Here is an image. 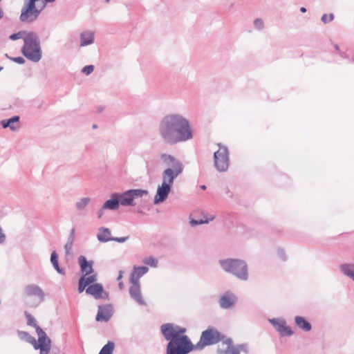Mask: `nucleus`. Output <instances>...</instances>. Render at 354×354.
I'll return each mask as SVG.
<instances>
[{
    "mask_svg": "<svg viewBox=\"0 0 354 354\" xmlns=\"http://www.w3.org/2000/svg\"><path fill=\"white\" fill-rule=\"evenodd\" d=\"M89 202V198H84L80 200V202L77 203L76 206L78 209H82L87 205Z\"/></svg>",
    "mask_w": 354,
    "mask_h": 354,
    "instance_id": "nucleus-30",
    "label": "nucleus"
},
{
    "mask_svg": "<svg viewBox=\"0 0 354 354\" xmlns=\"http://www.w3.org/2000/svg\"><path fill=\"white\" fill-rule=\"evenodd\" d=\"M103 209H102L100 211V212H99V218H101V217H102V214H103Z\"/></svg>",
    "mask_w": 354,
    "mask_h": 354,
    "instance_id": "nucleus-40",
    "label": "nucleus"
},
{
    "mask_svg": "<svg viewBox=\"0 0 354 354\" xmlns=\"http://www.w3.org/2000/svg\"><path fill=\"white\" fill-rule=\"evenodd\" d=\"M160 134L165 141L169 144L183 142L192 138L188 121L179 115L164 119L160 124Z\"/></svg>",
    "mask_w": 354,
    "mask_h": 354,
    "instance_id": "nucleus-1",
    "label": "nucleus"
},
{
    "mask_svg": "<svg viewBox=\"0 0 354 354\" xmlns=\"http://www.w3.org/2000/svg\"><path fill=\"white\" fill-rule=\"evenodd\" d=\"M37 333L38 340L31 337L28 333L24 331L19 332V336L21 339L30 343L35 349L39 350L40 354H48L51 349V341L47 337L46 334L39 327H37Z\"/></svg>",
    "mask_w": 354,
    "mask_h": 354,
    "instance_id": "nucleus-4",
    "label": "nucleus"
},
{
    "mask_svg": "<svg viewBox=\"0 0 354 354\" xmlns=\"http://www.w3.org/2000/svg\"><path fill=\"white\" fill-rule=\"evenodd\" d=\"M13 60L15 62H17L18 64H24V62H25L24 59L23 57H15V58L13 59Z\"/></svg>",
    "mask_w": 354,
    "mask_h": 354,
    "instance_id": "nucleus-37",
    "label": "nucleus"
},
{
    "mask_svg": "<svg viewBox=\"0 0 354 354\" xmlns=\"http://www.w3.org/2000/svg\"><path fill=\"white\" fill-rule=\"evenodd\" d=\"M71 248H72V243H67L66 245H65V250H66V252L67 254H69L70 253V251L71 250Z\"/></svg>",
    "mask_w": 354,
    "mask_h": 354,
    "instance_id": "nucleus-38",
    "label": "nucleus"
},
{
    "mask_svg": "<svg viewBox=\"0 0 354 354\" xmlns=\"http://www.w3.org/2000/svg\"><path fill=\"white\" fill-rule=\"evenodd\" d=\"M295 322L300 329L304 331L308 332L311 330V324L302 317L297 316L295 318Z\"/></svg>",
    "mask_w": 354,
    "mask_h": 354,
    "instance_id": "nucleus-21",
    "label": "nucleus"
},
{
    "mask_svg": "<svg viewBox=\"0 0 354 354\" xmlns=\"http://www.w3.org/2000/svg\"><path fill=\"white\" fill-rule=\"evenodd\" d=\"M97 125H96V124H93V129H95V128H97Z\"/></svg>",
    "mask_w": 354,
    "mask_h": 354,
    "instance_id": "nucleus-45",
    "label": "nucleus"
},
{
    "mask_svg": "<svg viewBox=\"0 0 354 354\" xmlns=\"http://www.w3.org/2000/svg\"><path fill=\"white\" fill-rule=\"evenodd\" d=\"M1 124L3 128L9 127L14 131L19 128V117L15 115L10 119L1 120Z\"/></svg>",
    "mask_w": 354,
    "mask_h": 354,
    "instance_id": "nucleus-19",
    "label": "nucleus"
},
{
    "mask_svg": "<svg viewBox=\"0 0 354 354\" xmlns=\"http://www.w3.org/2000/svg\"><path fill=\"white\" fill-rule=\"evenodd\" d=\"M148 192L144 189H131L124 192L122 194H118L119 202L122 205H133L135 198H141L144 195H147Z\"/></svg>",
    "mask_w": 354,
    "mask_h": 354,
    "instance_id": "nucleus-10",
    "label": "nucleus"
},
{
    "mask_svg": "<svg viewBox=\"0 0 354 354\" xmlns=\"http://www.w3.org/2000/svg\"><path fill=\"white\" fill-rule=\"evenodd\" d=\"M79 263L84 275L87 276L93 272L92 263L87 261L85 257L80 256L79 257Z\"/></svg>",
    "mask_w": 354,
    "mask_h": 354,
    "instance_id": "nucleus-18",
    "label": "nucleus"
},
{
    "mask_svg": "<svg viewBox=\"0 0 354 354\" xmlns=\"http://www.w3.org/2000/svg\"><path fill=\"white\" fill-rule=\"evenodd\" d=\"M93 69H94V68H93V65L86 66L83 68L82 72L86 75H89L90 73H91L93 71Z\"/></svg>",
    "mask_w": 354,
    "mask_h": 354,
    "instance_id": "nucleus-34",
    "label": "nucleus"
},
{
    "mask_svg": "<svg viewBox=\"0 0 354 354\" xmlns=\"http://www.w3.org/2000/svg\"><path fill=\"white\" fill-rule=\"evenodd\" d=\"M235 301V296L232 293L227 292L221 297L219 304L222 308H228L234 305Z\"/></svg>",
    "mask_w": 354,
    "mask_h": 354,
    "instance_id": "nucleus-16",
    "label": "nucleus"
},
{
    "mask_svg": "<svg viewBox=\"0 0 354 354\" xmlns=\"http://www.w3.org/2000/svg\"><path fill=\"white\" fill-rule=\"evenodd\" d=\"M86 292L93 296L95 299H99L102 297L103 287L100 283H95L88 286L86 289Z\"/></svg>",
    "mask_w": 354,
    "mask_h": 354,
    "instance_id": "nucleus-17",
    "label": "nucleus"
},
{
    "mask_svg": "<svg viewBox=\"0 0 354 354\" xmlns=\"http://www.w3.org/2000/svg\"><path fill=\"white\" fill-rule=\"evenodd\" d=\"M1 70V68L0 67V71Z\"/></svg>",
    "mask_w": 354,
    "mask_h": 354,
    "instance_id": "nucleus-46",
    "label": "nucleus"
},
{
    "mask_svg": "<svg viewBox=\"0 0 354 354\" xmlns=\"http://www.w3.org/2000/svg\"><path fill=\"white\" fill-rule=\"evenodd\" d=\"M119 286H120V289L123 288V284H122V283H121V282H120V283H119Z\"/></svg>",
    "mask_w": 354,
    "mask_h": 354,
    "instance_id": "nucleus-43",
    "label": "nucleus"
},
{
    "mask_svg": "<svg viewBox=\"0 0 354 354\" xmlns=\"http://www.w3.org/2000/svg\"><path fill=\"white\" fill-rule=\"evenodd\" d=\"M201 187L202 189H206V186L205 185H202Z\"/></svg>",
    "mask_w": 354,
    "mask_h": 354,
    "instance_id": "nucleus-44",
    "label": "nucleus"
},
{
    "mask_svg": "<svg viewBox=\"0 0 354 354\" xmlns=\"http://www.w3.org/2000/svg\"><path fill=\"white\" fill-rule=\"evenodd\" d=\"M50 261L51 263H53L54 268L56 269V270L59 272V273H61L62 274L63 272L62 270L59 268V263H58V256L57 254V253L54 251L52 252L51 254V257H50Z\"/></svg>",
    "mask_w": 354,
    "mask_h": 354,
    "instance_id": "nucleus-27",
    "label": "nucleus"
},
{
    "mask_svg": "<svg viewBox=\"0 0 354 354\" xmlns=\"http://www.w3.org/2000/svg\"><path fill=\"white\" fill-rule=\"evenodd\" d=\"M24 35V33H22L21 32H17V33H15V34H12L10 36V38L12 40H15V39H19L21 37H22V36Z\"/></svg>",
    "mask_w": 354,
    "mask_h": 354,
    "instance_id": "nucleus-35",
    "label": "nucleus"
},
{
    "mask_svg": "<svg viewBox=\"0 0 354 354\" xmlns=\"http://www.w3.org/2000/svg\"><path fill=\"white\" fill-rule=\"evenodd\" d=\"M300 10H301V11L302 12H305L306 11V9L305 8H304V7L301 8V9H300Z\"/></svg>",
    "mask_w": 354,
    "mask_h": 354,
    "instance_id": "nucleus-42",
    "label": "nucleus"
},
{
    "mask_svg": "<svg viewBox=\"0 0 354 354\" xmlns=\"http://www.w3.org/2000/svg\"><path fill=\"white\" fill-rule=\"evenodd\" d=\"M220 264L223 269L232 273L237 278L241 280L248 279V270L245 263L237 259H226L220 261Z\"/></svg>",
    "mask_w": 354,
    "mask_h": 354,
    "instance_id": "nucleus-7",
    "label": "nucleus"
},
{
    "mask_svg": "<svg viewBox=\"0 0 354 354\" xmlns=\"http://www.w3.org/2000/svg\"><path fill=\"white\" fill-rule=\"evenodd\" d=\"M221 337V334L216 330L208 328L202 333L199 344L202 346L214 344L219 342Z\"/></svg>",
    "mask_w": 354,
    "mask_h": 354,
    "instance_id": "nucleus-11",
    "label": "nucleus"
},
{
    "mask_svg": "<svg viewBox=\"0 0 354 354\" xmlns=\"http://www.w3.org/2000/svg\"><path fill=\"white\" fill-rule=\"evenodd\" d=\"M55 0H28L23 8L20 16L22 21L31 22L37 19L40 12L45 8L47 2Z\"/></svg>",
    "mask_w": 354,
    "mask_h": 354,
    "instance_id": "nucleus-5",
    "label": "nucleus"
},
{
    "mask_svg": "<svg viewBox=\"0 0 354 354\" xmlns=\"http://www.w3.org/2000/svg\"><path fill=\"white\" fill-rule=\"evenodd\" d=\"M214 166L219 171H225L228 169L230 160L227 147L220 146L214 154Z\"/></svg>",
    "mask_w": 354,
    "mask_h": 354,
    "instance_id": "nucleus-9",
    "label": "nucleus"
},
{
    "mask_svg": "<svg viewBox=\"0 0 354 354\" xmlns=\"http://www.w3.org/2000/svg\"><path fill=\"white\" fill-rule=\"evenodd\" d=\"M81 279H84V282L88 286L91 284H94L97 280L95 274H91L87 276L84 275Z\"/></svg>",
    "mask_w": 354,
    "mask_h": 354,
    "instance_id": "nucleus-28",
    "label": "nucleus"
},
{
    "mask_svg": "<svg viewBox=\"0 0 354 354\" xmlns=\"http://www.w3.org/2000/svg\"><path fill=\"white\" fill-rule=\"evenodd\" d=\"M119 203L118 194H115L112 196V199L108 200L104 203L102 209H116L118 208Z\"/></svg>",
    "mask_w": 354,
    "mask_h": 354,
    "instance_id": "nucleus-20",
    "label": "nucleus"
},
{
    "mask_svg": "<svg viewBox=\"0 0 354 354\" xmlns=\"http://www.w3.org/2000/svg\"><path fill=\"white\" fill-rule=\"evenodd\" d=\"M161 332L167 340H170L167 348V354H186L193 349L188 337L183 335L185 328L165 324L162 325Z\"/></svg>",
    "mask_w": 354,
    "mask_h": 354,
    "instance_id": "nucleus-3",
    "label": "nucleus"
},
{
    "mask_svg": "<svg viewBox=\"0 0 354 354\" xmlns=\"http://www.w3.org/2000/svg\"><path fill=\"white\" fill-rule=\"evenodd\" d=\"M84 279H80L79 281V287H78V290H79V292H82L84 290H86V287H88V286L84 282Z\"/></svg>",
    "mask_w": 354,
    "mask_h": 354,
    "instance_id": "nucleus-33",
    "label": "nucleus"
},
{
    "mask_svg": "<svg viewBox=\"0 0 354 354\" xmlns=\"http://www.w3.org/2000/svg\"><path fill=\"white\" fill-rule=\"evenodd\" d=\"M333 18H334L333 14H329V15L324 14L322 17V21L324 24H326V23H328L330 21H333Z\"/></svg>",
    "mask_w": 354,
    "mask_h": 354,
    "instance_id": "nucleus-32",
    "label": "nucleus"
},
{
    "mask_svg": "<svg viewBox=\"0 0 354 354\" xmlns=\"http://www.w3.org/2000/svg\"><path fill=\"white\" fill-rule=\"evenodd\" d=\"M111 315V310L109 306H99L96 320L97 322H107Z\"/></svg>",
    "mask_w": 354,
    "mask_h": 354,
    "instance_id": "nucleus-15",
    "label": "nucleus"
},
{
    "mask_svg": "<svg viewBox=\"0 0 354 354\" xmlns=\"http://www.w3.org/2000/svg\"><path fill=\"white\" fill-rule=\"evenodd\" d=\"M24 46L22 48L24 55L33 62H38L41 57L39 44L36 35L28 33L24 37Z\"/></svg>",
    "mask_w": 354,
    "mask_h": 354,
    "instance_id": "nucleus-6",
    "label": "nucleus"
},
{
    "mask_svg": "<svg viewBox=\"0 0 354 354\" xmlns=\"http://www.w3.org/2000/svg\"><path fill=\"white\" fill-rule=\"evenodd\" d=\"M131 286L129 288L131 297L134 299L138 304L142 305L145 304L140 293L139 281H133L130 280Z\"/></svg>",
    "mask_w": 354,
    "mask_h": 354,
    "instance_id": "nucleus-13",
    "label": "nucleus"
},
{
    "mask_svg": "<svg viewBox=\"0 0 354 354\" xmlns=\"http://www.w3.org/2000/svg\"><path fill=\"white\" fill-rule=\"evenodd\" d=\"M111 233L109 229L101 227L97 235V239L101 242H108L109 241H115L119 243H123L128 239V237L113 238L111 237Z\"/></svg>",
    "mask_w": 354,
    "mask_h": 354,
    "instance_id": "nucleus-12",
    "label": "nucleus"
},
{
    "mask_svg": "<svg viewBox=\"0 0 354 354\" xmlns=\"http://www.w3.org/2000/svg\"><path fill=\"white\" fill-rule=\"evenodd\" d=\"M145 264H147L149 266H151L152 267H156L157 266V260L155 259L153 257H148V258H146L144 261H143Z\"/></svg>",
    "mask_w": 354,
    "mask_h": 354,
    "instance_id": "nucleus-31",
    "label": "nucleus"
},
{
    "mask_svg": "<svg viewBox=\"0 0 354 354\" xmlns=\"http://www.w3.org/2000/svg\"><path fill=\"white\" fill-rule=\"evenodd\" d=\"M122 276H123V272L122 271H120L119 275L118 277V280L120 281L122 278Z\"/></svg>",
    "mask_w": 354,
    "mask_h": 354,
    "instance_id": "nucleus-39",
    "label": "nucleus"
},
{
    "mask_svg": "<svg viewBox=\"0 0 354 354\" xmlns=\"http://www.w3.org/2000/svg\"><path fill=\"white\" fill-rule=\"evenodd\" d=\"M114 346L115 345L113 342H109L106 345L103 346L99 354H112Z\"/></svg>",
    "mask_w": 354,
    "mask_h": 354,
    "instance_id": "nucleus-26",
    "label": "nucleus"
},
{
    "mask_svg": "<svg viewBox=\"0 0 354 354\" xmlns=\"http://www.w3.org/2000/svg\"><path fill=\"white\" fill-rule=\"evenodd\" d=\"M162 163L170 167L166 169L162 173V183L161 186L158 187L157 193L154 198V203H159L164 201L171 190V185L174 180L182 173L183 165L181 162L174 156L162 153L160 156Z\"/></svg>",
    "mask_w": 354,
    "mask_h": 354,
    "instance_id": "nucleus-2",
    "label": "nucleus"
},
{
    "mask_svg": "<svg viewBox=\"0 0 354 354\" xmlns=\"http://www.w3.org/2000/svg\"><path fill=\"white\" fill-rule=\"evenodd\" d=\"M254 25L256 28L261 29L263 26V22L261 19H257L254 21Z\"/></svg>",
    "mask_w": 354,
    "mask_h": 354,
    "instance_id": "nucleus-36",
    "label": "nucleus"
},
{
    "mask_svg": "<svg viewBox=\"0 0 354 354\" xmlns=\"http://www.w3.org/2000/svg\"><path fill=\"white\" fill-rule=\"evenodd\" d=\"M335 48L336 49V50L337 51H339V46L337 44H335Z\"/></svg>",
    "mask_w": 354,
    "mask_h": 354,
    "instance_id": "nucleus-41",
    "label": "nucleus"
},
{
    "mask_svg": "<svg viewBox=\"0 0 354 354\" xmlns=\"http://www.w3.org/2000/svg\"><path fill=\"white\" fill-rule=\"evenodd\" d=\"M227 345L226 349L221 352L222 354H240L241 351L247 352L246 346L243 344L234 346L232 344L231 340L225 342Z\"/></svg>",
    "mask_w": 354,
    "mask_h": 354,
    "instance_id": "nucleus-14",
    "label": "nucleus"
},
{
    "mask_svg": "<svg viewBox=\"0 0 354 354\" xmlns=\"http://www.w3.org/2000/svg\"><path fill=\"white\" fill-rule=\"evenodd\" d=\"M93 34L91 32H86L81 34V46H86L93 42Z\"/></svg>",
    "mask_w": 354,
    "mask_h": 354,
    "instance_id": "nucleus-24",
    "label": "nucleus"
},
{
    "mask_svg": "<svg viewBox=\"0 0 354 354\" xmlns=\"http://www.w3.org/2000/svg\"><path fill=\"white\" fill-rule=\"evenodd\" d=\"M26 316L27 317V323L29 326H33L37 329L38 327L36 324V320L35 318L28 313H26Z\"/></svg>",
    "mask_w": 354,
    "mask_h": 354,
    "instance_id": "nucleus-29",
    "label": "nucleus"
},
{
    "mask_svg": "<svg viewBox=\"0 0 354 354\" xmlns=\"http://www.w3.org/2000/svg\"><path fill=\"white\" fill-rule=\"evenodd\" d=\"M24 299L27 305L36 307L43 301L44 293L38 286L28 285L24 288Z\"/></svg>",
    "mask_w": 354,
    "mask_h": 354,
    "instance_id": "nucleus-8",
    "label": "nucleus"
},
{
    "mask_svg": "<svg viewBox=\"0 0 354 354\" xmlns=\"http://www.w3.org/2000/svg\"><path fill=\"white\" fill-rule=\"evenodd\" d=\"M147 271L148 268L147 267H135L134 271L131 274V280L133 281H139L140 277L147 273Z\"/></svg>",
    "mask_w": 354,
    "mask_h": 354,
    "instance_id": "nucleus-22",
    "label": "nucleus"
},
{
    "mask_svg": "<svg viewBox=\"0 0 354 354\" xmlns=\"http://www.w3.org/2000/svg\"><path fill=\"white\" fill-rule=\"evenodd\" d=\"M277 330L280 332L282 335H290L292 331L290 327L286 326L284 323H279L277 325Z\"/></svg>",
    "mask_w": 354,
    "mask_h": 354,
    "instance_id": "nucleus-25",
    "label": "nucleus"
},
{
    "mask_svg": "<svg viewBox=\"0 0 354 354\" xmlns=\"http://www.w3.org/2000/svg\"><path fill=\"white\" fill-rule=\"evenodd\" d=\"M194 217H196V213L192 215ZM214 216H207L204 215L203 218H191L190 223L193 226H195L196 225L200 224H204L207 223L209 221H213L214 219Z\"/></svg>",
    "mask_w": 354,
    "mask_h": 354,
    "instance_id": "nucleus-23",
    "label": "nucleus"
}]
</instances>
